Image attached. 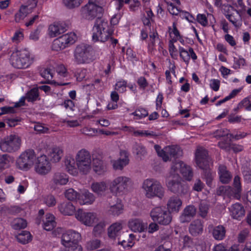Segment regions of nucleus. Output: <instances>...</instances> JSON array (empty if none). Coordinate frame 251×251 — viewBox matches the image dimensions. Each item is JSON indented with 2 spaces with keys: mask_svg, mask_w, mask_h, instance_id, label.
<instances>
[{
  "mask_svg": "<svg viewBox=\"0 0 251 251\" xmlns=\"http://www.w3.org/2000/svg\"><path fill=\"white\" fill-rule=\"evenodd\" d=\"M26 226V221L22 218H17L15 219L12 225V226L14 229L25 228Z\"/></svg>",
  "mask_w": 251,
  "mask_h": 251,
  "instance_id": "nucleus-43",
  "label": "nucleus"
},
{
  "mask_svg": "<svg viewBox=\"0 0 251 251\" xmlns=\"http://www.w3.org/2000/svg\"><path fill=\"white\" fill-rule=\"evenodd\" d=\"M129 228L134 232H144L147 229V224L139 219H132L128 222Z\"/></svg>",
  "mask_w": 251,
  "mask_h": 251,
  "instance_id": "nucleus-22",
  "label": "nucleus"
},
{
  "mask_svg": "<svg viewBox=\"0 0 251 251\" xmlns=\"http://www.w3.org/2000/svg\"><path fill=\"white\" fill-rule=\"evenodd\" d=\"M78 170L83 174H88L91 169L92 160L90 152L85 149L78 151L75 156Z\"/></svg>",
  "mask_w": 251,
  "mask_h": 251,
  "instance_id": "nucleus-4",
  "label": "nucleus"
},
{
  "mask_svg": "<svg viewBox=\"0 0 251 251\" xmlns=\"http://www.w3.org/2000/svg\"><path fill=\"white\" fill-rule=\"evenodd\" d=\"M82 2V0H63L65 5L70 9L78 7Z\"/></svg>",
  "mask_w": 251,
  "mask_h": 251,
  "instance_id": "nucleus-47",
  "label": "nucleus"
},
{
  "mask_svg": "<svg viewBox=\"0 0 251 251\" xmlns=\"http://www.w3.org/2000/svg\"><path fill=\"white\" fill-rule=\"evenodd\" d=\"M242 192L240 178L238 176L234 177L233 187L229 186H222L219 188L217 193L219 195L225 193L229 198L240 199Z\"/></svg>",
  "mask_w": 251,
  "mask_h": 251,
  "instance_id": "nucleus-6",
  "label": "nucleus"
},
{
  "mask_svg": "<svg viewBox=\"0 0 251 251\" xmlns=\"http://www.w3.org/2000/svg\"><path fill=\"white\" fill-rule=\"evenodd\" d=\"M35 169L36 172L41 175H45L50 171V163L46 155H41L37 158V162L35 165Z\"/></svg>",
  "mask_w": 251,
  "mask_h": 251,
  "instance_id": "nucleus-16",
  "label": "nucleus"
},
{
  "mask_svg": "<svg viewBox=\"0 0 251 251\" xmlns=\"http://www.w3.org/2000/svg\"><path fill=\"white\" fill-rule=\"evenodd\" d=\"M76 218L86 226H91L94 223L96 219L95 213L86 212L81 209H79L75 213Z\"/></svg>",
  "mask_w": 251,
  "mask_h": 251,
  "instance_id": "nucleus-17",
  "label": "nucleus"
},
{
  "mask_svg": "<svg viewBox=\"0 0 251 251\" xmlns=\"http://www.w3.org/2000/svg\"><path fill=\"white\" fill-rule=\"evenodd\" d=\"M91 188L93 192L99 196L104 195L107 190V185L103 182H94L91 184Z\"/></svg>",
  "mask_w": 251,
  "mask_h": 251,
  "instance_id": "nucleus-31",
  "label": "nucleus"
},
{
  "mask_svg": "<svg viewBox=\"0 0 251 251\" xmlns=\"http://www.w3.org/2000/svg\"><path fill=\"white\" fill-rule=\"evenodd\" d=\"M126 82L125 80L118 81L115 85V90L119 92L123 93L126 90Z\"/></svg>",
  "mask_w": 251,
  "mask_h": 251,
  "instance_id": "nucleus-57",
  "label": "nucleus"
},
{
  "mask_svg": "<svg viewBox=\"0 0 251 251\" xmlns=\"http://www.w3.org/2000/svg\"><path fill=\"white\" fill-rule=\"evenodd\" d=\"M46 217V220L44 221V228L47 231L51 230L56 226L54 217L51 214H47Z\"/></svg>",
  "mask_w": 251,
  "mask_h": 251,
  "instance_id": "nucleus-36",
  "label": "nucleus"
},
{
  "mask_svg": "<svg viewBox=\"0 0 251 251\" xmlns=\"http://www.w3.org/2000/svg\"><path fill=\"white\" fill-rule=\"evenodd\" d=\"M204 186V183L200 179H197L194 184L193 189L198 192L201 191Z\"/></svg>",
  "mask_w": 251,
  "mask_h": 251,
  "instance_id": "nucleus-61",
  "label": "nucleus"
},
{
  "mask_svg": "<svg viewBox=\"0 0 251 251\" xmlns=\"http://www.w3.org/2000/svg\"><path fill=\"white\" fill-rule=\"evenodd\" d=\"M244 179L248 183L251 182V170L246 168L243 171Z\"/></svg>",
  "mask_w": 251,
  "mask_h": 251,
  "instance_id": "nucleus-62",
  "label": "nucleus"
},
{
  "mask_svg": "<svg viewBox=\"0 0 251 251\" xmlns=\"http://www.w3.org/2000/svg\"><path fill=\"white\" fill-rule=\"evenodd\" d=\"M182 205L181 200L177 197L170 198L167 203L168 210L172 212H178Z\"/></svg>",
  "mask_w": 251,
  "mask_h": 251,
  "instance_id": "nucleus-26",
  "label": "nucleus"
},
{
  "mask_svg": "<svg viewBox=\"0 0 251 251\" xmlns=\"http://www.w3.org/2000/svg\"><path fill=\"white\" fill-rule=\"evenodd\" d=\"M93 165L94 171L99 175L101 174L105 170V168L102 161L99 159H94L93 162Z\"/></svg>",
  "mask_w": 251,
  "mask_h": 251,
  "instance_id": "nucleus-42",
  "label": "nucleus"
},
{
  "mask_svg": "<svg viewBox=\"0 0 251 251\" xmlns=\"http://www.w3.org/2000/svg\"><path fill=\"white\" fill-rule=\"evenodd\" d=\"M132 114L138 117L139 119H141L147 116L148 115V112L143 108H139L136 109Z\"/></svg>",
  "mask_w": 251,
  "mask_h": 251,
  "instance_id": "nucleus-53",
  "label": "nucleus"
},
{
  "mask_svg": "<svg viewBox=\"0 0 251 251\" xmlns=\"http://www.w3.org/2000/svg\"><path fill=\"white\" fill-rule=\"evenodd\" d=\"M21 145L20 137L17 135L11 134L0 142V149L4 152H13L18 151Z\"/></svg>",
  "mask_w": 251,
  "mask_h": 251,
  "instance_id": "nucleus-9",
  "label": "nucleus"
},
{
  "mask_svg": "<svg viewBox=\"0 0 251 251\" xmlns=\"http://www.w3.org/2000/svg\"><path fill=\"white\" fill-rule=\"evenodd\" d=\"M7 154H0V172L2 171L8 161Z\"/></svg>",
  "mask_w": 251,
  "mask_h": 251,
  "instance_id": "nucleus-60",
  "label": "nucleus"
},
{
  "mask_svg": "<svg viewBox=\"0 0 251 251\" xmlns=\"http://www.w3.org/2000/svg\"><path fill=\"white\" fill-rule=\"evenodd\" d=\"M137 83L139 85L140 88L143 90H144L148 85V83L146 79L143 76H141L138 78L137 80Z\"/></svg>",
  "mask_w": 251,
  "mask_h": 251,
  "instance_id": "nucleus-63",
  "label": "nucleus"
},
{
  "mask_svg": "<svg viewBox=\"0 0 251 251\" xmlns=\"http://www.w3.org/2000/svg\"><path fill=\"white\" fill-rule=\"evenodd\" d=\"M190 233L193 236H197L201 234L203 231V225L200 220L193 221L189 226Z\"/></svg>",
  "mask_w": 251,
  "mask_h": 251,
  "instance_id": "nucleus-30",
  "label": "nucleus"
},
{
  "mask_svg": "<svg viewBox=\"0 0 251 251\" xmlns=\"http://www.w3.org/2000/svg\"><path fill=\"white\" fill-rule=\"evenodd\" d=\"M52 181L55 185H65L68 182V178L65 174L56 172L52 176Z\"/></svg>",
  "mask_w": 251,
  "mask_h": 251,
  "instance_id": "nucleus-33",
  "label": "nucleus"
},
{
  "mask_svg": "<svg viewBox=\"0 0 251 251\" xmlns=\"http://www.w3.org/2000/svg\"><path fill=\"white\" fill-rule=\"evenodd\" d=\"M225 16L235 27L239 28L241 26L242 24L238 22V20L232 14H226Z\"/></svg>",
  "mask_w": 251,
  "mask_h": 251,
  "instance_id": "nucleus-54",
  "label": "nucleus"
},
{
  "mask_svg": "<svg viewBox=\"0 0 251 251\" xmlns=\"http://www.w3.org/2000/svg\"><path fill=\"white\" fill-rule=\"evenodd\" d=\"M150 215L154 222L163 226L169 225L172 220L170 211L163 206L154 208L151 211Z\"/></svg>",
  "mask_w": 251,
  "mask_h": 251,
  "instance_id": "nucleus-7",
  "label": "nucleus"
},
{
  "mask_svg": "<svg viewBox=\"0 0 251 251\" xmlns=\"http://www.w3.org/2000/svg\"><path fill=\"white\" fill-rule=\"evenodd\" d=\"M65 196L69 201H75L79 197V194L72 188L67 190L65 193Z\"/></svg>",
  "mask_w": 251,
  "mask_h": 251,
  "instance_id": "nucleus-44",
  "label": "nucleus"
},
{
  "mask_svg": "<svg viewBox=\"0 0 251 251\" xmlns=\"http://www.w3.org/2000/svg\"><path fill=\"white\" fill-rule=\"evenodd\" d=\"M59 211L64 215H72L75 211V207L70 202H63L58 206Z\"/></svg>",
  "mask_w": 251,
  "mask_h": 251,
  "instance_id": "nucleus-28",
  "label": "nucleus"
},
{
  "mask_svg": "<svg viewBox=\"0 0 251 251\" xmlns=\"http://www.w3.org/2000/svg\"><path fill=\"white\" fill-rule=\"evenodd\" d=\"M124 206L123 204L120 202L116 204L111 205L108 210L109 214L113 216H119L123 212Z\"/></svg>",
  "mask_w": 251,
  "mask_h": 251,
  "instance_id": "nucleus-37",
  "label": "nucleus"
},
{
  "mask_svg": "<svg viewBox=\"0 0 251 251\" xmlns=\"http://www.w3.org/2000/svg\"><path fill=\"white\" fill-rule=\"evenodd\" d=\"M229 132V130L226 128L219 129L214 132V137L217 138H219L222 137H225V136L230 134Z\"/></svg>",
  "mask_w": 251,
  "mask_h": 251,
  "instance_id": "nucleus-52",
  "label": "nucleus"
},
{
  "mask_svg": "<svg viewBox=\"0 0 251 251\" xmlns=\"http://www.w3.org/2000/svg\"><path fill=\"white\" fill-rule=\"evenodd\" d=\"M65 248L64 251H82V248L79 246L77 242H74L68 244V246H64Z\"/></svg>",
  "mask_w": 251,
  "mask_h": 251,
  "instance_id": "nucleus-50",
  "label": "nucleus"
},
{
  "mask_svg": "<svg viewBox=\"0 0 251 251\" xmlns=\"http://www.w3.org/2000/svg\"><path fill=\"white\" fill-rule=\"evenodd\" d=\"M208 210L209 206L206 202H201L199 205V214L201 217L205 218L207 216Z\"/></svg>",
  "mask_w": 251,
  "mask_h": 251,
  "instance_id": "nucleus-49",
  "label": "nucleus"
},
{
  "mask_svg": "<svg viewBox=\"0 0 251 251\" xmlns=\"http://www.w3.org/2000/svg\"><path fill=\"white\" fill-rule=\"evenodd\" d=\"M103 8L96 3H88L82 8V12L83 17L89 20H92L94 18L101 19Z\"/></svg>",
  "mask_w": 251,
  "mask_h": 251,
  "instance_id": "nucleus-15",
  "label": "nucleus"
},
{
  "mask_svg": "<svg viewBox=\"0 0 251 251\" xmlns=\"http://www.w3.org/2000/svg\"><path fill=\"white\" fill-rule=\"evenodd\" d=\"M250 233L249 229L245 228L241 230L238 235V241L239 243H243L248 237Z\"/></svg>",
  "mask_w": 251,
  "mask_h": 251,
  "instance_id": "nucleus-51",
  "label": "nucleus"
},
{
  "mask_svg": "<svg viewBox=\"0 0 251 251\" xmlns=\"http://www.w3.org/2000/svg\"><path fill=\"white\" fill-rule=\"evenodd\" d=\"M40 74L42 77L48 80L47 83H52L53 81L50 82V80L53 77L52 73L50 68H47L44 69L40 71Z\"/></svg>",
  "mask_w": 251,
  "mask_h": 251,
  "instance_id": "nucleus-45",
  "label": "nucleus"
},
{
  "mask_svg": "<svg viewBox=\"0 0 251 251\" xmlns=\"http://www.w3.org/2000/svg\"><path fill=\"white\" fill-rule=\"evenodd\" d=\"M77 39V36L74 32L64 34L55 39L52 44V50L59 51L73 45Z\"/></svg>",
  "mask_w": 251,
  "mask_h": 251,
  "instance_id": "nucleus-11",
  "label": "nucleus"
},
{
  "mask_svg": "<svg viewBox=\"0 0 251 251\" xmlns=\"http://www.w3.org/2000/svg\"><path fill=\"white\" fill-rule=\"evenodd\" d=\"M120 155L121 157H123V158H120L112 162L113 167L115 170H121L128 164L129 159L127 152L125 151H122L120 152Z\"/></svg>",
  "mask_w": 251,
  "mask_h": 251,
  "instance_id": "nucleus-23",
  "label": "nucleus"
},
{
  "mask_svg": "<svg viewBox=\"0 0 251 251\" xmlns=\"http://www.w3.org/2000/svg\"><path fill=\"white\" fill-rule=\"evenodd\" d=\"M11 64L15 68L23 69L28 67L32 62L29 53L25 50L13 52L10 58Z\"/></svg>",
  "mask_w": 251,
  "mask_h": 251,
  "instance_id": "nucleus-5",
  "label": "nucleus"
},
{
  "mask_svg": "<svg viewBox=\"0 0 251 251\" xmlns=\"http://www.w3.org/2000/svg\"><path fill=\"white\" fill-rule=\"evenodd\" d=\"M198 22L203 26H206L208 24L207 18L204 14H198L197 17Z\"/></svg>",
  "mask_w": 251,
  "mask_h": 251,
  "instance_id": "nucleus-59",
  "label": "nucleus"
},
{
  "mask_svg": "<svg viewBox=\"0 0 251 251\" xmlns=\"http://www.w3.org/2000/svg\"><path fill=\"white\" fill-rule=\"evenodd\" d=\"M154 149L156 151L158 155L161 157L165 162H167L169 160V157L165 154V149L164 150H161L160 147L158 145H155L154 146Z\"/></svg>",
  "mask_w": 251,
  "mask_h": 251,
  "instance_id": "nucleus-55",
  "label": "nucleus"
},
{
  "mask_svg": "<svg viewBox=\"0 0 251 251\" xmlns=\"http://www.w3.org/2000/svg\"><path fill=\"white\" fill-rule=\"evenodd\" d=\"M229 210L232 218L238 220H240L245 214V210L243 206L239 203L232 204L229 208Z\"/></svg>",
  "mask_w": 251,
  "mask_h": 251,
  "instance_id": "nucleus-21",
  "label": "nucleus"
},
{
  "mask_svg": "<svg viewBox=\"0 0 251 251\" xmlns=\"http://www.w3.org/2000/svg\"><path fill=\"white\" fill-rule=\"evenodd\" d=\"M181 173L183 177L188 181H191L193 177V172L192 168L183 163Z\"/></svg>",
  "mask_w": 251,
  "mask_h": 251,
  "instance_id": "nucleus-38",
  "label": "nucleus"
},
{
  "mask_svg": "<svg viewBox=\"0 0 251 251\" xmlns=\"http://www.w3.org/2000/svg\"><path fill=\"white\" fill-rule=\"evenodd\" d=\"M181 173L183 177L188 181H191L193 177V172L192 168L183 163Z\"/></svg>",
  "mask_w": 251,
  "mask_h": 251,
  "instance_id": "nucleus-39",
  "label": "nucleus"
},
{
  "mask_svg": "<svg viewBox=\"0 0 251 251\" xmlns=\"http://www.w3.org/2000/svg\"><path fill=\"white\" fill-rule=\"evenodd\" d=\"M16 238L18 242L23 244H26L31 240V234L27 231H22L16 236Z\"/></svg>",
  "mask_w": 251,
  "mask_h": 251,
  "instance_id": "nucleus-40",
  "label": "nucleus"
},
{
  "mask_svg": "<svg viewBox=\"0 0 251 251\" xmlns=\"http://www.w3.org/2000/svg\"><path fill=\"white\" fill-rule=\"evenodd\" d=\"M180 56L182 58L184 62L188 63L190 60L189 51H188L184 49L183 48H179V49Z\"/></svg>",
  "mask_w": 251,
  "mask_h": 251,
  "instance_id": "nucleus-56",
  "label": "nucleus"
},
{
  "mask_svg": "<svg viewBox=\"0 0 251 251\" xmlns=\"http://www.w3.org/2000/svg\"><path fill=\"white\" fill-rule=\"evenodd\" d=\"M196 211L197 209L194 206L192 205L187 206L179 217L180 222L182 223L189 222L195 216Z\"/></svg>",
  "mask_w": 251,
  "mask_h": 251,
  "instance_id": "nucleus-20",
  "label": "nucleus"
},
{
  "mask_svg": "<svg viewBox=\"0 0 251 251\" xmlns=\"http://www.w3.org/2000/svg\"><path fill=\"white\" fill-rule=\"evenodd\" d=\"M100 242L98 239L90 240L87 242L86 248L87 250L93 251L100 247Z\"/></svg>",
  "mask_w": 251,
  "mask_h": 251,
  "instance_id": "nucleus-46",
  "label": "nucleus"
},
{
  "mask_svg": "<svg viewBox=\"0 0 251 251\" xmlns=\"http://www.w3.org/2000/svg\"><path fill=\"white\" fill-rule=\"evenodd\" d=\"M165 154L167 156L170 155L174 158H178L181 156L183 152L180 148L177 146H171L167 147L165 148Z\"/></svg>",
  "mask_w": 251,
  "mask_h": 251,
  "instance_id": "nucleus-32",
  "label": "nucleus"
},
{
  "mask_svg": "<svg viewBox=\"0 0 251 251\" xmlns=\"http://www.w3.org/2000/svg\"><path fill=\"white\" fill-rule=\"evenodd\" d=\"M146 197L149 199L158 197L162 199L164 195V189L160 183L154 179H147L142 184Z\"/></svg>",
  "mask_w": 251,
  "mask_h": 251,
  "instance_id": "nucleus-3",
  "label": "nucleus"
},
{
  "mask_svg": "<svg viewBox=\"0 0 251 251\" xmlns=\"http://www.w3.org/2000/svg\"><path fill=\"white\" fill-rule=\"evenodd\" d=\"M36 157L33 150L29 149L23 152L16 160L17 167L22 170H27L33 165Z\"/></svg>",
  "mask_w": 251,
  "mask_h": 251,
  "instance_id": "nucleus-8",
  "label": "nucleus"
},
{
  "mask_svg": "<svg viewBox=\"0 0 251 251\" xmlns=\"http://www.w3.org/2000/svg\"><path fill=\"white\" fill-rule=\"evenodd\" d=\"M122 229V222H119L113 223L108 228V235L109 238L115 239L120 235Z\"/></svg>",
  "mask_w": 251,
  "mask_h": 251,
  "instance_id": "nucleus-25",
  "label": "nucleus"
},
{
  "mask_svg": "<svg viewBox=\"0 0 251 251\" xmlns=\"http://www.w3.org/2000/svg\"><path fill=\"white\" fill-rule=\"evenodd\" d=\"M45 203L48 206H53L55 205L56 201L54 197L52 195L47 196L45 199Z\"/></svg>",
  "mask_w": 251,
  "mask_h": 251,
  "instance_id": "nucleus-58",
  "label": "nucleus"
},
{
  "mask_svg": "<svg viewBox=\"0 0 251 251\" xmlns=\"http://www.w3.org/2000/svg\"><path fill=\"white\" fill-rule=\"evenodd\" d=\"M77 39V36L74 32L64 34L55 39L52 44V50L59 51L73 45Z\"/></svg>",
  "mask_w": 251,
  "mask_h": 251,
  "instance_id": "nucleus-12",
  "label": "nucleus"
},
{
  "mask_svg": "<svg viewBox=\"0 0 251 251\" xmlns=\"http://www.w3.org/2000/svg\"><path fill=\"white\" fill-rule=\"evenodd\" d=\"M195 160L197 165L203 171V178L205 180L207 185L211 187L214 178L211 169L213 162L209 157L207 151L202 148H198L195 153Z\"/></svg>",
  "mask_w": 251,
  "mask_h": 251,
  "instance_id": "nucleus-1",
  "label": "nucleus"
},
{
  "mask_svg": "<svg viewBox=\"0 0 251 251\" xmlns=\"http://www.w3.org/2000/svg\"><path fill=\"white\" fill-rule=\"evenodd\" d=\"M81 239L80 234L73 230H68L64 233L61 237V243L63 246L77 242Z\"/></svg>",
  "mask_w": 251,
  "mask_h": 251,
  "instance_id": "nucleus-18",
  "label": "nucleus"
},
{
  "mask_svg": "<svg viewBox=\"0 0 251 251\" xmlns=\"http://www.w3.org/2000/svg\"><path fill=\"white\" fill-rule=\"evenodd\" d=\"M218 173L220 176V180L223 183H228L231 180L232 175L225 165L219 166Z\"/></svg>",
  "mask_w": 251,
  "mask_h": 251,
  "instance_id": "nucleus-29",
  "label": "nucleus"
},
{
  "mask_svg": "<svg viewBox=\"0 0 251 251\" xmlns=\"http://www.w3.org/2000/svg\"><path fill=\"white\" fill-rule=\"evenodd\" d=\"M95 197L93 194L88 191H84L81 195V200L83 201V204H91L95 201Z\"/></svg>",
  "mask_w": 251,
  "mask_h": 251,
  "instance_id": "nucleus-41",
  "label": "nucleus"
},
{
  "mask_svg": "<svg viewBox=\"0 0 251 251\" xmlns=\"http://www.w3.org/2000/svg\"><path fill=\"white\" fill-rule=\"evenodd\" d=\"M70 25L66 23H55L49 26V30L51 37H55L64 33L69 28Z\"/></svg>",
  "mask_w": 251,
  "mask_h": 251,
  "instance_id": "nucleus-19",
  "label": "nucleus"
},
{
  "mask_svg": "<svg viewBox=\"0 0 251 251\" xmlns=\"http://www.w3.org/2000/svg\"><path fill=\"white\" fill-rule=\"evenodd\" d=\"M167 186L169 190L180 196L188 195L189 188L188 185L181 181V177L176 176L175 179L168 180Z\"/></svg>",
  "mask_w": 251,
  "mask_h": 251,
  "instance_id": "nucleus-10",
  "label": "nucleus"
},
{
  "mask_svg": "<svg viewBox=\"0 0 251 251\" xmlns=\"http://www.w3.org/2000/svg\"><path fill=\"white\" fill-rule=\"evenodd\" d=\"M130 182L131 180L129 177L125 176H118L111 182L109 189L115 195L121 194L127 190Z\"/></svg>",
  "mask_w": 251,
  "mask_h": 251,
  "instance_id": "nucleus-14",
  "label": "nucleus"
},
{
  "mask_svg": "<svg viewBox=\"0 0 251 251\" xmlns=\"http://www.w3.org/2000/svg\"><path fill=\"white\" fill-rule=\"evenodd\" d=\"M83 133L87 135L92 136L97 132V130L92 128L87 127H84L82 129Z\"/></svg>",
  "mask_w": 251,
  "mask_h": 251,
  "instance_id": "nucleus-64",
  "label": "nucleus"
},
{
  "mask_svg": "<svg viewBox=\"0 0 251 251\" xmlns=\"http://www.w3.org/2000/svg\"><path fill=\"white\" fill-rule=\"evenodd\" d=\"M39 96L38 91L36 89H32L28 92L26 95L25 98L28 101L36 100Z\"/></svg>",
  "mask_w": 251,
  "mask_h": 251,
  "instance_id": "nucleus-48",
  "label": "nucleus"
},
{
  "mask_svg": "<svg viewBox=\"0 0 251 251\" xmlns=\"http://www.w3.org/2000/svg\"><path fill=\"white\" fill-rule=\"evenodd\" d=\"M91 47L84 44L77 45L74 53V60L78 64L89 63L91 61L90 51Z\"/></svg>",
  "mask_w": 251,
  "mask_h": 251,
  "instance_id": "nucleus-13",
  "label": "nucleus"
},
{
  "mask_svg": "<svg viewBox=\"0 0 251 251\" xmlns=\"http://www.w3.org/2000/svg\"><path fill=\"white\" fill-rule=\"evenodd\" d=\"M226 229L223 226L220 225L214 227L212 230L214 238L217 240H223L226 235Z\"/></svg>",
  "mask_w": 251,
  "mask_h": 251,
  "instance_id": "nucleus-34",
  "label": "nucleus"
},
{
  "mask_svg": "<svg viewBox=\"0 0 251 251\" xmlns=\"http://www.w3.org/2000/svg\"><path fill=\"white\" fill-rule=\"evenodd\" d=\"M63 155V150L60 147L55 146L50 150L49 156L53 162H59Z\"/></svg>",
  "mask_w": 251,
  "mask_h": 251,
  "instance_id": "nucleus-27",
  "label": "nucleus"
},
{
  "mask_svg": "<svg viewBox=\"0 0 251 251\" xmlns=\"http://www.w3.org/2000/svg\"><path fill=\"white\" fill-rule=\"evenodd\" d=\"M92 40L95 42H105L112 35L113 31L108 25V22L102 19H96L93 27Z\"/></svg>",
  "mask_w": 251,
  "mask_h": 251,
  "instance_id": "nucleus-2",
  "label": "nucleus"
},
{
  "mask_svg": "<svg viewBox=\"0 0 251 251\" xmlns=\"http://www.w3.org/2000/svg\"><path fill=\"white\" fill-rule=\"evenodd\" d=\"M183 162L180 160H175L172 162L168 180L175 179L176 176L180 177L179 173H181V170L183 166Z\"/></svg>",
  "mask_w": 251,
  "mask_h": 251,
  "instance_id": "nucleus-24",
  "label": "nucleus"
},
{
  "mask_svg": "<svg viewBox=\"0 0 251 251\" xmlns=\"http://www.w3.org/2000/svg\"><path fill=\"white\" fill-rule=\"evenodd\" d=\"M133 152L140 159L147 154V151L145 146L141 143L135 142L132 147Z\"/></svg>",
  "mask_w": 251,
  "mask_h": 251,
  "instance_id": "nucleus-35",
  "label": "nucleus"
}]
</instances>
